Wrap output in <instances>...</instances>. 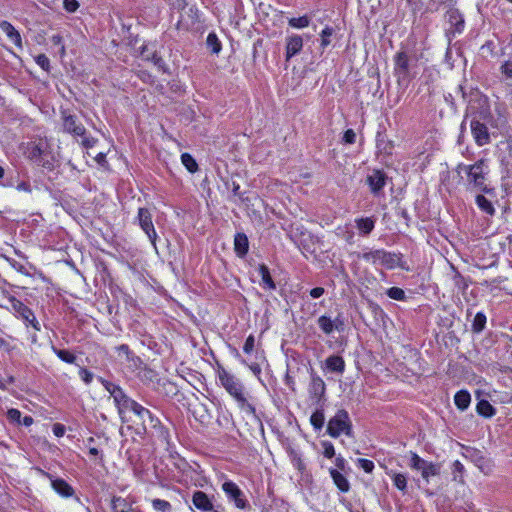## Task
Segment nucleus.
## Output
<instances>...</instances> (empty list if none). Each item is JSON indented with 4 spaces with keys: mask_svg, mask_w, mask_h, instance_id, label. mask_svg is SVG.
<instances>
[{
    "mask_svg": "<svg viewBox=\"0 0 512 512\" xmlns=\"http://www.w3.org/2000/svg\"><path fill=\"white\" fill-rule=\"evenodd\" d=\"M363 257L367 261H371L374 264L384 265L387 268H393L398 262V258L395 254H391L383 250L365 253Z\"/></svg>",
    "mask_w": 512,
    "mask_h": 512,
    "instance_id": "obj_9",
    "label": "nucleus"
},
{
    "mask_svg": "<svg viewBox=\"0 0 512 512\" xmlns=\"http://www.w3.org/2000/svg\"><path fill=\"white\" fill-rule=\"evenodd\" d=\"M19 189L28 190V186L25 183H21L18 185Z\"/></svg>",
    "mask_w": 512,
    "mask_h": 512,
    "instance_id": "obj_63",
    "label": "nucleus"
},
{
    "mask_svg": "<svg viewBox=\"0 0 512 512\" xmlns=\"http://www.w3.org/2000/svg\"><path fill=\"white\" fill-rule=\"evenodd\" d=\"M53 351L62 361L66 362V363L72 364L76 360V356L68 350L57 349V348L53 347Z\"/></svg>",
    "mask_w": 512,
    "mask_h": 512,
    "instance_id": "obj_34",
    "label": "nucleus"
},
{
    "mask_svg": "<svg viewBox=\"0 0 512 512\" xmlns=\"http://www.w3.org/2000/svg\"><path fill=\"white\" fill-rule=\"evenodd\" d=\"M113 399L120 415L126 410L131 411L136 404V401L129 398L122 389L116 392V395H114Z\"/></svg>",
    "mask_w": 512,
    "mask_h": 512,
    "instance_id": "obj_15",
    "label": "nucleus"
},
{
    "mask_svg": "<svg viewBox=\"0 0 512 512\" xmlns=\"http://www.w3.org/2000/svg\"><path fill=\"white\" fill-rule=\"evenodd\" d=\"M255 347V338L253 335H249L244 343L243 350L245 353L250 354Z\"/></svg>",
    "mask_w": 512,
    "mask_h": 512,
    "instance_id": "obj_50",
    "label": "nucleus"
},
{
    "mask_svg": "<svg viewBox=\"0 0 512 512\" xmlns=\"http://www.w3.org/2000/svg\"><path fill=\"white\" fill-rule=\"evenodd\" d=\"M335 466L337 467V470L342 471L346 467V460L342 456H338L335 459Z\"/></svg>",
    "mask_w": 512,
    "mask_h": 512,
    "instance_id": "obj_56",
    "label": "nucleus"
},
{
    "mask_svg": "<svg viewBox=\"0 0 512 512\" xmlns=\"http://www.w3.org/2000/svg\"><path fill=\"white\" fill-rule=\"evenodd\" d=\"M54 162H55L54 158L53 157L48 158L47 154L45 153V155L42 157V159L38 160V165L43 168H46L48 170H52V169H54Z\"/></svg>",
    "mask_w": 512,
    "mask_h": 512,
    "instance_id": "obj_45",
    "label": "nucleus"
},
{
    "mask_svg": "<svg viewBox=\"0 0 512 512\" xmlns=\"http://www.w3.org/2000/svg\"><path fill=\"white\" fill-rule=\"evenodd\" d=\"M452 474H453V480L458 481L459 483H464V466L463 464L456 460L453 462L452 465Z\"/></svg>",
    "mask_w": 512,
    "mask_h": 512,
    "instance_id": "obj_33",
    "label": "nucleus"
},
{
    "mask_svg": "<svg viewBox=\"0 0 512 512\" xmlns=\"http://www.w3.org/2000/svg\"><path fill=\"white\" fill-rule=\"evenodd\" d=\"M152 506L155 510L161 512H169L171 510L170 503L161 499H154L152 501Z\"/></svg>",
    "mask_w": 512,
    "mask_h": 512,
    "instance_id": "obj_40",
    "label": "nucleus"
},
{
    "mask_svg": "<svg viewBox=\"0 0 512 512\" xmlns=\"http://www.w3.org/2000/svg\"><path fill=\"white\" fill-rule=\"evenodd\" d=\"M207 46L211 49V51L215 54L219 53L221 50V43L218 40L216 34L210 33L207 36Z\"/></svg>",
    "mask_w": 512,
    "mask_h": 512,
    "instance_id": "obj_36",
    "label": "nucleus"
},
{
    "mask_svg": "<svg viewBox=\"0 0 512 512\" xmlns=\"http://www.w3.org/2000/svg\"><path fill=\"white\" fill-rule=\"evenodd\" d=\"M137 222L156 249L157 233L152 222L151 212L147 208H139L137 213Z\"/></svg>",
    "mask_w": 512,
    "mask_h": 512,
    "instance_id": "obj_7",
    "label": "nucleus"
},
{
    "mask_svg": "<svg viewBox=\"0 0 512 512\" xmlns=\"http://www.w3.org/2000/svg\"><path fill=\"white\" fill-rule=\"evenodd\" d=\"M322 446L324 448L323 455L326 458H333L335 456V448L331 442L324 441L322 442Z\"/></svg>",
    "mask_w": 512,
    "mask_h": 512,
    "instance_id": "obj_48",
    "label": "nucleus"
},
{
    "mask_svg": "<svg viewBox=\"0 0 512 512\" xmlns=\"http://www.w3.org/2000/svg\"><path fill=\"white\" fill-rule=\"evenodd\" d=\"M63 6L67 12L73 13L79 8V3L77 0H63Z\"/></svg>",
    "mask_w": 512,
    "mask_h": 512,
    "instance_id": "obj_49",
    "label": "nucleus"
},
{
    "mask_svg": "<svg viewBox=\"0 0 512 512\" xmlns=\"http://www.w3.org/2000/svg\"><path fill=\"white\" fill-rule=\"evenodd\" d=\"M51 481V486L62 497H72L74 495L73 487L68 484L65 480L61 478H53L51 475L47 474Z\"/></svg>",
    "mask_w": 512,
    "mask_h": 512,
    "instance_id": "obj_12",
    "label": "nucleus"
},
{
    "mask_svg": "<svg viewBox=\"0 0 512 512\" xmlns=\"http://www.w3.org/2000/svg\"><path fill=\"white\" fill-rule=\"evenodd\" d=\"M53 433L57 436V437H61L64 435L65 433V428L62 424H59V423H56L53 425Z\"/></svg>",
    "mask_w": 512,
    "mask_h": 512,
    "instance_id": "obj_55",
    "label": "nucleus"
},
{
    "mask_svg": "<svg viewBox=\"0 0 512 512\" xmlns=\"http://www.w3.org/2000/svg\"><path fill=\"white\" fill-rule=\"evenodd\" d=\"M21 424L28 427L33 424V418L31 416H24L21 418Z\"/></svg>",
    "mask_w": 512,
    "mask_h": 512,
    "instance_id": "obj_59",
    "label": "nucleus"
},
{
    "mask_svg": "<svg viewBox=\"0 0 512 512\" xmlns=\"http://www.w3.org/2000/svg\"><path fill=\"white\" fill-rule=\"evenodd\" d=\"M428 461L419 457L416 453H411L410 467L415 470L422 471Z\"/></svg>",
    "mask_w": 512,
    "mask_h": 512,
    "instance_id": "obj_39",
    "label": "nucleus"
},
{
    "mask_svg": "<svg viewBox=\"0 0 512 512\" xmlns=\"http://www.w3.org/2000/svg\"><path fill=\"white\" fill-rule=\"evenodd\" d=\"M192 503L193 505L201 511H212L214 508L213 503L207 496V494L203 491L197 490L192 495Z\"/></svg>",
    "mask_w": 512,
    "mask_h": 512,
    "instance_id": "obj_13",
    "label": "nucleus"
},
{
    "mask_svg": "<svg viewBox=\"0 0 512 512\" xmlns=\"http://www.w3.org/2000/svg\"><path fill=\"white\" fill-rule=\"evenodd\" d=\"M476 411L479 415L491 418L496 414V409L487 400H480L477 403Z\"/></svg>",
    "mask_w": 512,
    "mask_h": 512,
    "instance_id": "obj_24",
    "label": "nucleus"
},
{
    "mask_svg": "<svg viewBox=\"0 0 512 512\" xmlns=\"http://www.w3.org/2000/svg\"><path fill=\"white\" fill-rule=\"evenodd\" d=\"M259 274L261 276V285L269 290L275 289V283L270 275L269 269L266 265L262 264L258 268Z\"/></svg>",
    "mask_w": 512,
    "mask_h": 512,
    "instance_id": "obj_23",
    "label": "nucleus"
},
{
    "mask_svg": "<svg viewBox=\"0 0 512 512\" xmlns=\"http://www.w3.org/2000/svg\"><path fill=\"white\" fill-rule=\"evenodd\" d=\"M457 172L466 174V182L468 189L478 190L482 192L488 191L486 186V177L488 174V166L484 159H480L474 164H459Z\"/></svg>",
    "mask_w": 512,
    "mask_h": 512,
    "instance_id": "obj_2",
    "label": "nucleus"
},
{
    "mask_svg": "<svg viewBox=\"0 0 512 512\" xmlns=\"http://www.w3.org/2000/svg\"><path fill=\"white\" fill-rule=\"evenodd\" d=\"M333 28L325 27L321 32V47L326 48L330 44V37L333 35Z\"/></svg>",
    "mask_w": 512,
    "mask_h": 512,
    "instance_id": "obj_41",
    "label": "nucleus"
},
{
    "mask_svg": "<svg viewBox=\"0 0 512 512\" xmlns=\"http://www.w3.org/2000/svg\"><path fill=\"white\" fill-rule=\"evenodd\" d=\"M471 117L470 129L475 143L478 146H484L490 143L491 138L488 131V125L492 123V115L488 107H481L479 111H473L470 108Z\"/></svg>",
    "mask_w": 512,
    "mask_h": 512,
    "instance_id": "obj_1",
    "label": "nucleus"
},
{
    "mask_svg": "<svg viewBox=\"0 0 512 512\" xmlns=\"http://www.w3.org/2000/svg\"><path fill=\"white\" fill-rule=\"evenodd\" d=\"M387 295L391 299L399 300V301L404 300V298H405V292L401 288H398V287L389 288L387 291Z\"/></svg>",
    "mask_w": 512,
    "mask_h": 512,
    "instance_id": "obj_42",
    "label": "nucleus"
},
{
    "mask_svg": "<svg viewBox=\"0 0 512 512\" xmlns=\"http://www.w3.org/2000/svg\"><path fill=\"white\" fill-rule=\"evenodd\" d=\"M501 72L507 77L512 78V61H506L501 66Z\"/></svg>",
    "mask_w": 512,
    "mask_h": 512,
    "instance_id": "obj_53",
    "label": "nucleus"
},
{
    "mask_svg": "<svg viewBox=\"0 0 512 512\" xmlns=\"http://www.w3.org/2000/svg\"><path fill=\"white\" fill-rule=\"evenodd\" d=\"M356 140V134L352 129H348L345 131L343 136V141L347 144H353Z\"/></svg>",
    "mask_w": 512,
    "mask_h": 512,
    "instance_id": "obj_52",
    "label": "nucleus"
},
{
    "mask_svg": "<svg viewBox=\"0 0 512 512\" xmlns=\"http://www.w3.org/2000/svg\"><path fill=\"white\" fill-rule=\"evenodd\" d=\"M327 433L332 438H338L342 434L348 437L353 436L352 422L346 410L340 409L330 418L327 424Z\"/></svg>",
    "mask_w": 512,
    "mask_h": 512,
    "instance_id": "obj_5",
    "label": "nucleus"
},
{
    "mask_svg": "<svg viewBox=\"0 0 512 512\" xmlns=\"http://www.w3.org/2000/svg\"><path fill=\"white\" fill-rule=\"evenodd\" d=\"M117 350L120 353L124 354L128 360L130 359L131 351H130L128 345L122 344L119 347H117Z\"/></svg>",
    "mask_w": 512,
    "mask_h": 512,
    "instance_id": "obj_57",
    "label": "nucleus"
},
{
    "mask_svg": "<svg viewBox=\"0 0 512 512\" xmlns=\"http://www.w3.org/2000/svg\"><path fill=\"white\" fill-rule=\"evenodd\" d=\"M105 157H106V156H105V154H104V153H99V154L96 156V158H95V159H96V161H97L98 163H100V164H101V163L105 162Z\"/></svg>",
    "mask_w": 512,
    "mask_h": 512,
    "instance_id": "obj_60",
    "label": "nucleus"
},
{
    "mask_svg": "<svg viewBox=\"0 0 512 512\" xmlns=\"http://www.w3.org/2000/svg\"><path fill=\"white\" fill-rule=\"evenodd\" d=\"M139 419L142 421L144 429H146V424L148 423L151 427H156L159 423L158 419L155 418L152 413L141 404L137 403L131 410Z\"/></svg>",
    "mask_w": 512,
    "mask_h": 512,
    "instance_id": "obj_11",
    "label": "nucleus"
},
{
    "mask_svg": "<svg viewBox=\"0 0 512 512\" xmlns=\"http://www.w3.org/2000/svg\"><path fill=\"white\" fill-rule=\"evenodd\" d=\"M7 417L11 422L21 424L22 415L18 409H9L7 412Z\"/></svg>",
    "mask_w": 512,
    "mask_h": 512,
    "instance_id": "obj_47",
    "label": "nucleus"
},
{
    "mask_svg": "<svg viewBox=\"0 0 512 512\" xmlns=\"http://www.w3.org/2000/svg\"><path fill=\"white\" fill-rule=\"evenodd\" d=\"M99 380L102 383V385L104 386V388L109 392L111 397H114V395H116V392L120 391L122 389L118 385H116V384H114L112 382H109V381H107V380H105L103 378H100Z\"/></svg>",
    "mask_w": 512,
    "mask_h": 512,
    "instance_id": "obj_43",
    "label": "nucleus"
},
{
    "mask_svg": "<svg viewBox=\"0 0 512 512\" xmlns=\"http://www.w3.org/2000/svg\"><path fill=\"white\" fill-rule=\"evenodd\" d=\"M249 248L248 238L244 233H237L234 238V250L240 257H244Z\"/></svg>",
    "mask_w": 512,
    "mask_h": 512,
    "instance_id": "obj_20",
    "label": "nucleus"
},
{
    "mask_svg": "<svg viewBox=\"0 0 512 512\" xmlns=\"http://www.w3.org/2000/svg\"><path fill=\"white\" fill-rule=\"evenodd\" d=\"M485 325H486L485 314L482 312H478L475 315L473 323H472V331L475 333H480L485 328Z\"/></svg>",
    "mask_w": 512,
    "mask_h": 512,
    "instance_id": "obj_31",
    "label": "nucleus"
},
{
    "mask_svg": "<svg viewBox=\"0 0 512 512\" xmlns=\"http://www.w3.org/2000/svg\"><path fill=\"white\" fill-rule=\"evenodd\" d=\"M409 71V58L404 51L398 52L395 56V72L399 76H406Z\"/></svg>",
    "mask_w": 512,
    "mask_h": 512,
    "instance_id": "obj_19",
    "label": "nucleus"
},
{
    "mask_svg": "<svg viewBox=\"0 0 512 512\" xmlns=\"http://www.w3.org/2000/svg\"><path fill=\"white\" fill-rule=\"evenodd\" d=\"M303 47V39L299 35H292L286 39V60L298 54Z\"/></svg>",
    "mask_w": 512,
    "mask_h": 512,
    "instance_id": "obj_14",
    "label": "nucleus"
},
{
    "mask_svg": "<svg viewBox=\"0 0 512 512\" xmlns=\"http://www.w3.org/2000/svg\"><path fill=\"white\" fill-rule=\"evenodd\" d=\"M325 416L322 410H316L310 417V423L316 430H321L324 426Z\"/></svg>",
    "mask_w": 512,
    "mask_h": 512,
    "instance_id": "obj_30",
    "label": "nucleus"
},
{
    "mask_svg": "<svg viewBox=\"0 0 512 512\" xmlns=\"http://www.w3.org/2000/svg\"><path fill=\"white\" fill-rule=\"evenodd\" d=\"M476 203L478 207L485 213L489 215H493L495 213V209L492 203L483 195L476 196Z\"/></svg>",
    "mask_w": 512,
    "mask_h": 512,
    "instance_id": "obj_28",
    "label": "nucleus"
},
{
    "mask_svg": "<svg viewBox=\"0 0 512 512\" xmlns=\"http://www.w3.org/2000/svg\"><path fill=\"white\" fill-rule=\"evenodd\" d=\"M153 61L157 64L159 61H161V58L158 57L156 54L153 55Z\"/></svg>",
    "mask_w": 512,
    "mask_h": 512,
    "instance_id": "obj_64",
    "label": "nucleus"
},
{
    "mask_svg": "<svg viewBox=\"0 0 512 512\" xmlns=\"http://www.w3.org/2000/svg\"><path fill=\"white\" fill-rule=\"evenodd\" d=\"M52 41L55 43V44H59L61 42V37L58 36V35H55L52 37Z\"/></svg>",
    "mask_w": 512,
    "mask_h": 512,
    "instance_id": "obj_61",
    "label": "nucleus"
},
{
    "mask_svg": "<svg viewBox=\"0 0 512 512\" xmlns=\"http://www.w3.org/2000/svg\"><path fill=\"white\" fill-rule=\"evenodd\" d=\"M0 28L15 45H21V36L11 23L2 21Z\"/></svg>",
    "mask_w": 512,
    "mask_h": 512,
    "instance_id": "obj_21",
    "label": "nucleus"
},
{
    "mask_svg": "<svg viewBox=\"0 0 512 512\" xmlns=\"http://www.w3.org/2000/svg\"><path fill=\"white\" fill-rule=\"evenodd\" d=\"M289 25L293 28H305L310 24V19L308 16H301L298 18H290L288 21Z\"/></svg>",
    "mask_w": 512,
    "mask_h": 512,
    "instance_id": "obj_35",
    "label": "nucleus"
},
{
    "mask_svg": "<svg viewBox=\"0 0 512 512\" xmlns=\"http://www.w3.org/2000/svg\"><path fill=\"white\" fill-rule=\"evenodd\" d=\"M367 184L373 194L377 195L386 184V176L380 170H375L367 176Z\"/></svg>",
    "mask_w": 512,
    "mask_h": 512,
    "instance_id": "obj_10",
    "label": "nucleus"
},
{
    "mask_svg": "<svg viewBox=\"0 0 512 512\" xmlns=\"http://www.w3.org/2000/svg\"><path fill=\"white\" fill-rule=\"evenodd\" d=\"M12 309L27 325L30 324L35 330H40V324L37 321L33 311L20 300L13 298L11 300Z\"/></svg>",
    "mask_w": 512,
    "mask_h": 512,
    "instance_id": "obj_8",
    "label": "nucleus"
},
{
    "mask_svg": "<svg viewBox=\"0 0 512 512\" xmlns=\"http://www.w3.org/2000/svg\"><path fill=\"white\" fill-rule=\"evenodd\" d=\"M89 453L92 454V455H97L98 454V449L97 448H90Z\"/></svg>",
    "mask_w": 512,
    "mask_h": 512,
    "instance_id": "obj_62",
    "label": "nucleus"
},
{
    "mask_svg": "<svg viewBox=\"0 0 512 512\" xmlns=\"http://www.w3.org/2000/svg\"><path fill=\"white\" fill-rule=\"evenodd\" d=\"M45 155L42 143L34 144L30 151V158L38 164V160Z\"/></svg>",
    "mask_w": 512,
    "mask_h": 512,
    "instance_id": "obj_37",
    "label": "nucleus"
},
{
    "mask_svg": "<svg viewBox=\"0 0 512 512\" xmlns=\"http://www.w3.org/2000/svg\"><path fill=\"white\" fill-rule=\"evenodd\" d=\"M36 63L45 71L50 70V60L45 54H39L35 57Z\"/></svg>",
    "mask_w": 512,
    "mask_h": 512,
    "instance_id": "obj_44",
    "label": "nucleus"
},
{
    "mask_svg": "<svg viewBox=\"0 0 512 512\" xmlns=\"http://www.w3.org/2000/svg\"><path fill=\"white\" fill-rule=\"evenodd\" d=\"M113 512H135L131 505L121 497H115L112 500Z\"/></svg>",
    "mask_w": 512,
    "mask_h": 512,
    "instance_id": "obj_26",
    "label": "nucleus"
},
{
    "mask_svg": "<svg viewBox=\"0 0 512 512\" xmlns=\"http://www.w3.org/2000/svg\"><path fill=\"white\" fill-rule=\"evenodd\" d=\"M79 375L86 384H90L94 377L93 373L86 368H80Z\"/></svg>",
    "mask_w": 512,
    "mask_h": 512,
    "instance_id": "obj_51",
    "label": "nucleus"
},
{
    "mask_svg": "<svg viewBox=\"0 0 512 512\" xmlns=\"http://www.w3.org/2000/svg\"><path fill=\"white\" fill-rule=\"evenodd\" d=\"M217 374L221 385L236 399L241 407L250 413H254L255 408L247 402L243 392V386L238 379L228 373L223 367H218Z\"/></svg>",
    "mask_w": 512,
    "mask_h": 512,
    "instance_id": "obj_3",
    "label": "nucleus"
},
{
    "mask_svg": "<svg viewBox=\"0 0 512 512\" xmlns=\"http://www.w3.org/2000/svg\"><path fill=\"white\" fill-rule=\"evenodd\" d=\"M326 390V385L323 379L312 373L311 374V382L309 385V392L313 398L320 399L324 394Z\"/></svg>",
    "mask_w": 512,
    "mask_h": 512,
    "instance_id": "obj_16",
    "label": "nucleus"
},
{
    "mask_svg": "<svg viewBox=\"0 0 512 512\" xmlns=\"http://www.w3.org/2000/svg\"><path fill=\"white\" fill-rule=\"evenodd\" d=\"M323 294H324V288H322V287H316L310 291V295L312 298H319Z\"/></svg>",
    "mask_w": 512,
    "mask_h": 512,
    "instance_id": "obj_58",
    "label": "nucleus"
},
{
    "mask_svg": "<svg viewBox=\"0 0 512 512\" xmlns=\"http://www.w3.org/2000/svg\"><path fill=\"white\" fill-rule=\"evenodd\" d=\"M393 483L394 485L401 490L402 492L406 491L407 488V479L406 476L402 473H394L393 474Z\"/></svg>",
    "mask_w": 512,
    "mask_h": 512,
    "instance_id": "obj_38",
    "label": "nucleus"
},
{
    "mask_svg": "<svg viewBox=\"0 0 512 512\" xmlns=\"http://www.w3.org/2000/svg\"><path fill=\"white\" fill-rule=\"evenodd\" d=\"M355 222L358 230L365 235L369 234L374 229L375 222L372 218H359L356 219Z\"/></svg>",
    "mask_w": 512,
    "mask_h": 512,
    "instance_id": "obj_27",
    "label": "nucleus"
},
{
    "mask_svg": "<svg viewBox=\"0 0 512 512\" xmlns=\"http://www.w3.org/2000/svg\"><path fill=\"white\" fill-rule=\"evenodd\" d=\"M357 464L361 467L366 473H371L374 469V463L371 460L359 458L357 460Z\"/></svg>",
    "mask_w": 512,
    "mask_h": 512,
    "instance_id": "obj_46",
    "label": "nucleus"
},
{
    "mask_svg": "<svg viewBox=\"0 0 512 512\" xmlns=\"http://www.w3.org/2000/svg\"><path fill=\"white\" fill-rule=\"evenodd\" d=\"M227 499L234 503L235 507L240 510H246L250 507L248 500L245 497L244 492L239 486L231 480H226L221 486Z\"/></svg>",
    "mask_w": 512,
    "mask_h": 512,
    "instance_id": "obj_6",
    "label": "nucleus"
},
{
    "mask_svg": "<svg viewBox=\"0 0 512 512\" xmlns=\"http://www.w3.org/2000/svg\"><path fill=\"white\" fill-rule=\"evenodd\" d=\"M325 368L330 372L342 374L345 371V361L339 355H331L325 360Z\"/></svg>",
    "mask_w": 512,
    "mask_h": 512,
    "instance_id": "obj_17",
    "label": "nucleus"
},
{
    "mask_svg": "<svg viewBox=\"0 0 512 512\" xmlns=\"http://www.w3.org/2000/svg\"><path fill=\"white\" fill-rule=\"evenodd\" d=\"M471 402V395L467 390H460L454 396V403L461 411L466 410Z\"/></svg>",
    "mask_w": 512,
    "mask_h": 512,
    "instance_id": "obj_22",
    "label": "nucleus"
},
{
    "mask_svg": "<svg viewBox=\"0 0 512 512\" xmlns=\"http://www.w3.org/2000/svg\"><path fill=\"white\" fill-rule=\"evenodd\" d=\"M329 474L336 485V487L342 492L347 493L350 490V483L348 479L337 469L330 468Z\"/></svg>",
    "mask_w": 512,
    "mask_h": 512,
    "instance_id": "obj_18",
    "label": "nucleus"
},
{
    "mask_svg": "<svg viewBox=\"0 0 512 512\" xmlns=\"http://www.w3.org/2000/svg\"><path fill=\"white\" fill-rule=\"evenodd\" d=\"M292 462L294 467L297 468L300 472H303L305 470V463L300 456L295 455L293 457Z\"/></svg>",
    "mask_w": 512,
    "mask_h": 512,
    "instance_id": "obj_54",
    "label": "nucleus"
},
{
    "mask_svg": "<svg viewBox=\"0 0 512 512\" xmlns=\"http://www.w3.org/2000/svg\"><path fill=\"white\" fill-rule=\"evenodd\" d=\"M181 161L189 172L194 173L198 170V164L189 153H183L181 155Z\"/></svg>",
    "mask_w": 512,
    "mask_h": 512,
    "instance_id": "obj_32",
    "label": "nucleus"
},
{
    "mask_svg": "<svg viewBox=\"0 0 512 512\" xmlns=\"http://www.w3.org/2000/svg\"><path fill=\"white\" fill-rule=\"evenodd\" d=\"M440 473V466L432 462H427L421 471L422 477L428 481L431 476H436Z\"/></svg>",
    "mask_w": 512,
    "mask_h": 512,
    "instance_id": "obj_29",
    "label": "nucleus"
},
{
    "mask_svg": "<svg viewBox=\"0 0 512 512\" xmlns=\"http://www.w3.org/2000/svg\"><path fill=\"white\" fill-rule=\"evenodd\" d=\"M320 329L325 334H330L334 329H339V326L328 316L322 315L317 320Z\"/></svg>",
    "mask_w": 512,
    "mask_h": 512,
    "instance_id": "obj_25",
    "label": "nucleus"
},
{
    "mask_svg": "<svg viewBox=\"0 0 512 512\" xmlns=\"http://www.w3.org/2000/svg\"><path fill=\"white\" fill-rule=\"evenodd\" d=\"M61 121L63 132L81 137V144L85 148H91L95 145L96 139L86 136V129L76 115L71 114L68 110H61Z\"/></svg>",
    "mask_w": 512,
    "mask_h": 512,
    "instance_id": "obj_4",
    "label": "nucleus"
}]
</instances>
